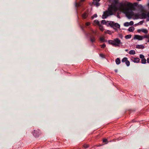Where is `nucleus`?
<instances>
[{"label":"nucleus","mask_w":149,"mask_h":149,"mask_svg":"<svg viewBox=\"0 0 149 149\" xmlns=\"http://www.w3.org/2000/svg\"><path fill=\"white\" fill-rule=\"evenodd\" d=\"M130 3H120L117 7L116 5L111 6L108 10L104 12L102 15L103 19L106 18L108 17L113 14L114 12L118 10L122 12L125 14L126 17L128 19H130L133 17L134 19H145L147 18V20L149 21V12L145 13H143L140 14L138 13H134L133 11L129 7Z\"/></svg>","instance_id":"1"},{"label":"nucleus","mask_w":149,"mask_h":149,"mask_svg":"<svg viewBox=\"0 0 149 149\" xmlns=\"http://www.w3.org/2000/svg\"><path fill=\"white\" fill-rule=\"evenodd\" d=\"M109 26L113 28L116 31L117 30V29L114 28V27L118 29L120 27V25L118 24L117 23H115L112 21H110V22H109Z\"/></svg>","instance_id":"2"},{"label":"nucleus","mask_w":149,"mask_h":149,"mask_svg":"<svg viewBox=\"0 0 149 149\" xmlns=\"http://www.w3.org/2000/svg\"><path fill=\"white\" fill-rule=\"evenodd\" d=\"M92 33H94L95 34H96V32L94 31L93 30H91V32L90 34V40L92 42H95V37L93 36L92 35Z\"/></svg>","instance_id":"3"},{"label":"nucleus","mask_w":149,"mask_h":149,"mask_svg":"<svg viewBox=\"0 0 149 149\" xmlns=\"http://www.w3.org/2000/svg\"><path fill=\"white\" fill-rule=\"evenodd\" d=\"M137 31L139 33H140L141 32H142L145 34H147L148 33V31L147 29L143 28L138 29Z\"/></svg>","instance_id":"4"},{"label":"nucleus","mask_w":149,"mask_h":149,"mask_svg":"<svg viewBox=\"0 0 149 149\" xmlns=\"http://www.w3.org/2000/svg\"><path fill=\"white\" fill-rule=\"evenodd\" d=\"M120 40L118 38L114 39L115 46H119L121 44Z\"/></svg>","instance_id":"5"},{"label":"nucleus","mask_w":149,"mask_h":149,"mask_svg":"<svg viewBox=\"0 0 149 149\" xmlns=\"http://www.w3.org/2000/svg\"><path fill=\"white\" fill-rule=\"evenodd\" d=\"M130 60L131 61L135 63H137L139 62L140 59L138 58H135L132 57L130 58Z\"/></svg>","instance_id":"6"},{"label":"nucleus","mask_w":149,"mask_h":149,"mask_svg":"<svg viewBox=\"0 0 149 149\" xmlns=\"http://www.w3.org/2000/svg\"><path fill=\"white\" fill-rule=\"evenodd\" d=\"M134 39L141 40L143 39V36H141L135 35L134 37Z\"/></svg>","instance_id":"7"},{"label":"nucleus","mask_w":149,"mask_h":149,"mask_svg":"<svg viewBox=\"0 0 149 149\" xmlns=\"http://www.w3.org/2000/svg\"><path fill=\"white\" fill-rule=\"evenodd\" d=\"M109 22H110V21H106L105 20H103L101 21V24H106L107 26H109Z\"/></svg>","instance_id":"8"},{"label":"nucleus","mask_w":149,"mask_h":149,"mask_svg":"<svg viewBox=\"0 0 149 149\" xmlns=\"http://www.w3.org/2000/svg\"><path fill=\"white\" fill-rule=\"evenodd\" d=\"M144 47V46L142 44L138 45L136 46V48L137 49H143Z\"/></svg>","instance_id":"9"},{"label":"nucleus","mask_w":149,"mask_h":149,"mask_svg":"<svg viewBox=\"0 0 149 149\" xmlns=\"http://www.w3.org/2000/svg\"><path fill=\"white\" fill-rule=\"evenodd\" d=\"M129 53L131 55H134L136 54V53L134 50H132L129 51Z\"/></svg>","instance_id":"10"},{"label":"nucleus","mask_w":149,"mask_h":149,"mask_svg":"<svg viewBox=\"0 0 149 149\" xmlns=\"http://www.w3.org/2000/svg\"><path fill=\"white\" fill-rule=\"evenodd\" d=\"M87 16V14L86 13H84L82 14V17L83 19H86Z\"/></svg>","instance_id":"11"},{"label":"nucleus","mask_w":149,"mask_h":149,"mask_svg":"<svg viewBox=\"0 0 149 149\" xmlns=\"http://www.w3.org/2000/svg\"><path fill=\"white\" fill-rule=\"evenodd\" d=\"M109 43L110 44H111V45H112L115 46L114 39L113 40H109Z\"/></svg>","instance_id":"12"},{"label":"nucleus","mask_w":149,"mask_h":149,"mask_svg":"<svg viewBox=\"0 0 149 149\" xmlns=\"http://www.w3.org/2000/svg\"><path fill=\"white\" fill-rule=\"evenodd\" d=\"M94 24H95L96 25L99 26L100 24V22L97 20H95L94 21Z\"/></svg>","instance_id":"13"},{"label":"nucleus","mask_w":149,"mask_h":149,"mask_svg":"<svg viewBox=\"0 0 149 149\" xmlns=\"http://www.w3.org/2000/svg\"><path fill=\"white\" fill-rule=\"evenodd\" d=\"M99 29L102 31L104 30L103 26L101 24L98 26Z\"/></svg>","instance_id":"14"},{"label":"nucleus","mask_w":149,"mask_h":149,"mask_svg":"<svg viewBox=\"0 0 149 149\" xmlns=\"http://www.w3.org/2000/svg\"><path fill=\"white\" fill-rule=\"evenodd\" d=\"M116 64L117 65L120 64V59L118 58H117L116 60Z\"/></svg>","instance_id":"15"},{"label":"nucleus","mask_w":149,"mask_h":149,"mask_svg":"<svg viewBox=\"0 0 149 149\" xmlns=\"http://www.w3.org/2000/svg\"><path fill=\"white\" fill-rule=\"evenodd\" d=\"M134 30V28L133 26H131L128 29V31L130 32H132Z\"/></svg>","instance_id":"16"},{"label":"nucleus","mask_w":149,"mask_h":149,"mask_svg":"<svg viewBox=\"0 0 149 149\" xmlns=\"http://www.w3.org/2000/svg\"><path fill=\"white\" fill-rule=\"evenodd\" d=\"M93 3L94 5L96 6L97 7L98 6L100 5V3L97 2L93 1Z\"/></svg>","instance_id":"17"},{"label":"nucleus","mask_w":149,"mask_h":149,"mask_svg":"<svg viewBox=\"0 0 149 149\" xmlns=\"http://www.w3.org/2000/svg\"><path fill=\"white\" fill-rule=\"evenodd\" d=\"M100 40L102 42H105V39L104 37H101L100 38Z\"/></svg>","instance_id":"18"},{"label":"nucleus","mask_w":149,"mask_h":149,"mask_svg":"<svg viewBox=\"0 0 149 149\" xmlns=\"http://www.w3.org/2000/svg\"><path fill=\"white\" fill-rule=\"evenodd\" d=\"M81 4L80 3H77L76 2L75 3V6L76 8H78L81 6Z\"/></svg>","instance_id":"19"},{"label":"nucleus","mask_w":149,"mask_h":149,"mask_svg":"<svg viewBox=\"0 0 149 149\" xmlns=\"http://www.w3.org/2000/svg\"><path fill=\"white\" fill-rule=\"evenodd\" d=\"M146 60L145 58H144L143 59H141V63L142 64H146Z\"/></svg>","instance_id":"20"},{"label":"nucleus","mask_w":149,"mask_h":149,"mask_svg":"<svg viewBox=\"0 0 149 149\" xmlns=\"http://www.w3.org/2000/svg\"><path fill=\"white\" fill-rule=\"evenodd\" d=\"M131 35L130 34H129L125 36V38L126 39H128L131 38Z\"/></svg>","instance_id":"21"},{"label":"nucleus","mask_w":149,"mask_h":149,"mask_svg":"<svg viewBox=\"0 0 149 149\" xmlns=\"http://www.w3.org/2000/svg\"><path fill=\"white\" fill-rule=\"evenodd\" d=\"M143 39L144 38H147L148 40L149 38V34L144 35V36H143Z\"/></svg>","instance_id":"22"},{"label":"nucleus","mask_w":149,"mask_h":149,"mask_svg":"<svg viewBox=\"0 0 149 149\" xmlns=\"http://www.w3.org/2000/svg\"><path fill=\"white\" fill-rule=\"evenodd\" d=\"M127 61V58L126 57L124 58L122 60V61L123 62H126Z\"/></svg>","instance_id":"23"},{"label":"nucleus","mask_w":149,"mask_h":149,"mask_svg":"<svg viewBox=\"0 0 149 149\" xmlns=\"http://www.w3.org/2000/svg\"><path fill=\"white\" fill-rule=\"evenodd\" d=\"M124 25L125 26H130L129 22H126L124 23Z\"/></svg>","instance_id":"24"},{"label":"nucleus","mask_w":149,"mask_h":149,"mask_svg":"<svg viewBox=\"0 0 149 149\" xmlns=\"http://www.w3.org/2000/svg\"><path fill=\"white\" fill-rule=\"evenodd\" d=\"M125 64L127 66H129L130 65V62L129 61L127 60L125 62Z\"/></svg>","instance_id":"25"},{"label":"nucleus","mask_w":149,"mask_h":149,"mask_svg":"<svg viewBox=\"0 0 149 149\" xmlns=\"http://www.w3.org/2000/svg\"><path fill=\"white\" fill-rule=\"evenodd\" d=\"M97 17V15L96 14H95L93 16H91V18L92 19H93L94 18L96 17Z\"/></svg>","instance_id":"26"},{"label":"nucleus","mask_w":149,"mask_h":149,"mask_svg":"<svg viewBox=\"0 0 149 149\" xmlns=\"http://www.w3.org/2000/svg\"><path fill=\"white\" fill-rule=\"evenodd\" d=\"M139 57L140 58H141V59H143L145 57L144 56L142 55V54H140L139 55Z\"/></svg>","instance_id":"27"},{"label":"nucleus","mask_w":149,"mask_h":149,"mask_svg":"<svg viewBox=\"0 0 149 149\" xmlns=\"http://www.w3.org/2000/svg\"><path fill=\"white\" fill-rule=\"evenodd\" d=\"M139 7L141 9V10H143V8L141 5H139Z\"/></svg>","instance_id":"28"},{"label":"nucleus","mask_w":149,"mask_h":149,"mask_svg":"<svg viewBox=\"0 0 149 149\" xmlns=\"http://www.w3.org/2000/svg\"><path fill=\"white\" fill-rule=\"evenodd\" d=\"M129 24H130V25L132 26L134 22L132 21H131L130 22H129Z\"/></svg>","instance_id":"29"},{"label":"nucleus","mask_w":149,"mask_h":149,"mask_svg":"<svg viewBox=\"0 0 149 149\" xmlns=\"http://www.w3.org/2000/svg\"><path fill=\"white\" fill-rule=\"evenodd\" d=\"M105 33H108L109 34H111V32L109 31V30H108Z\"/></svg>","instance_id":"30"},{"label":"nucleus","mask_w":149,"mask_h":149,"mask_svg":"<svg viewBox=\"0 0 149 149\" xmlns=\"http://www.w3.org/2000/svg\"><path fill=\"white\" fill-rule=\"evenodd\" d=\"M101 46L102 48H104L106 47V45L104 44L102 45H101Z\"/></svg>","instance_id":"31"},{"label":"nucleus","mask_w":149,"mask_h":149,"mask_svg":"<svg viewBox=\"0 0 149 149\" xmlns=\"http://www.w3.org/2000/svg\"><path fill=\"white\" fill-rule=\"evenodd\" d=\"M84 147L85 148H87L88 147V146L87 144H85L84 146Z\"/></svg>","instance_id":"32"},{"label":"nucleus","mask_w":149,"mask_h":149,"mask_svg":"<svg viewBox=\"0 0 149 149\" xmlns=\"http://www.w3.org/2000/svg\"><path fill=\"white\" fill-rule=\"evenodd\" d=\"M143 23V21H141L138 23L139 25H141Z\"/></svg>","instance_id":"33"},{"label":"nucleus","mask_w":149,"mask_h":149,"mask_svg":"<svg viewBox=\"0 0 149 149\" xmlns=\"http://www.w3.org/2000/svg\"><path fill=\"white\" fill-rule=\"evenodd\" d=\"M90 23L89 22H87L86 23V25L87 26H88L90 25Z\"/></svg>","instance_id":"34"},{"label":"nucleus","mask_w":149,"mask_h":149,"mask_svg":"<svg viewBox=\"0 0 149 149\" xmlns=\"http://www.w3.org/2000/svg\"><path fill=\"white\" fill-rule=\"evenodd\" d=\"M103 142H106L107 141V139H103Z\"/></svg>","instance_id":"35"},{"label":"nucleus","mask_w":149,"mask_h":149,"mask_svg":"<svg viewBox=\"0 0 149 149\" xmlns=\"http://www.w3.org/2000/svg\"><path fill=\"white\" fill-rule=\"evenodd\" d=\"M100 1V0H93V1H96L98 2Z\"/></svg>","instance_id":"36"},{"label":"nucleus","mask_w":149,"mask_h":149,"mask_svg":"<svg viewBox=\"0 0 149 149\" xmlns=\"http://www.w3.org/2000/svg\"><path fill=\"white\" fill-rule=\"evenodd\" d=\"M113 1L116 3H117L118 2V0H113Z\"/></svg>","instance_id":"37"},{"label":"nucleus","mask_w":149,"mask_h":149,"mask_svg":"<svg viewBox=\"0 0 149 149\" xmlns=\"http://www.w3.org/2000/svg\"><path fill=\"white\" fill-rule=\"evenodd\" d=\"M117 17H118V18H120V16H119V15L118 14L117 15Z\"/></svg>","instance_id":"38"},{"label":"nucleus","mask_w":149,"mask_h":149,"mask_svg":"<svg viewBox=\"0 0 149 149\" xmlns=\"http://www.w3.org/2000/svg\"><path fill=\"white\" fill-rule=\"evenodd\" d=\"M100 55L102 57H104V55L102 54H101Z\"/></svg>","instance_id":"39"},{"label":"nucleus","mask_w":149,"mask_h":149,"mask_svg":"<svg viewBox=\"0 0 149 149\" xmlns=\"http://www.w3.org/2000/svg\"><path fill=\"white\" fill-rule=\"evenodd\" d=\"M147 63H149V58L147 59Z\"/></svg>","instance_id":"40"},{"label":"nucleus","mask_w":149,"mask_h":149,"mask_svg":"<svg viewBox=\"0 0 149 149\" xmlns=\"http://www.w3.org/2000/svg\"><path fill=\"white\" fill-rule=\"evenodd\" d=\"M85 1V0H80L81 2H83L84 1Z\"/></svg>","instance_id":"41"},{"label":"nucleus","mask_w":149,"mask_h":149,"mask_svg":"<svg viewBox=\"0 0 149 149\" xmlns=\"http://www.w3.org/2000/svg\"><path fill=\"white\" fill-rule=\"evenodd\" d=\"M125 51L126 52H127V51H128V49H126L125 50Z\"/></svg>","instance_id":"42"},{"label":"nucleus","mask_w":149,"mask_h":149,"mask_svg":"<svg viewBox=\"0 0 149 149\" xmlns=\"http://www.w3.org/2000/svg\"><path fill=\"white\" fill-rule=\"evenodd\" d=\"M119 37L120 38H122V36L121 35V36H119Z\"/></svg>","instance_id":"43"},{"label":"nucleus","mask_w":149,"mask_h":149,"mask_svg":"<svg viewBox=\"0 0 149 149\" xmlns=\"http://www.w3.org/2000/svg\"><path fill=\"white\" fill-rule=\"evenodd\" d=\"M117 71H118V70H115V71L116 72H117Z\"/></svg>","instance_id":"44"},{"label":"nucleus","mask_w":149,"mask_h":149,"mask_svg":"<svg viewBox=\"0 0 149 149\" xmlns=\"http://www.w3.org/2000/svg\"><path fill=\"white\" fill-rule=\"evenodd\" d=\"M137 0V1H141V0Z\"/></svg>","instance_id":"45"},{"label":"nucleus","mask_w":149,"mask_h":149,"mask_svg":"<svg viewBox=\"0 0 149 149\" xmlns=\"http://www.w3.org/2000/svg\"><path fill=\"white\" fill-rule=\"evenodd\" d=\"M148 56H149V54Z\"/></svg>","instance_id":"46"},{"label":"nucleus","mask_w":149,"mask_h":149,"mask_svg":"<svg viewBox=\"0 0 149 149\" xmlns=\"http://www.w3.org/2000/svg\"><path fill=\"white\" fill-rule=\"evenodd\" d=\"M149 2V1H148V2Z\"/></svg>","instance_id":"47"}]
</instances>
